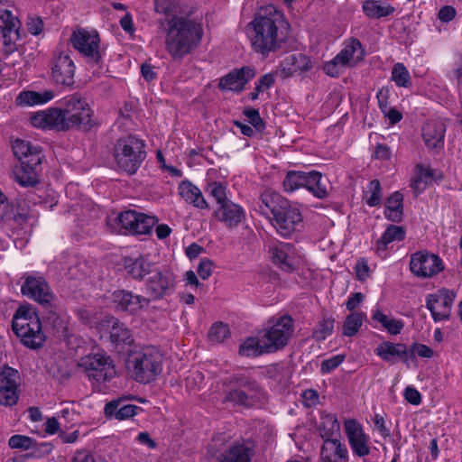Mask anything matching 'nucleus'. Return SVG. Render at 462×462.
I'll list each match as a JSON object with an SVG mask.
<instances>
[{"instance_id":"nucleus-55","label":"nucleus","mask_w":462,"mask_h":462,"mask_svg":"<svg viewBox=\"0 0 462 462\" xmlns=\"http://www.w3.org/2000/svg\"><path fill=\"white\" fill-rule=\"evenodd\" d=\"M244 115L248 118V122L255 128L257 132L261 133L263 131L265 125L257 109H245L244 111Z\"/></svg>"},{"instance_id":"nucleus-61","label":"nucleus","mask_w":462,"mask_h":462,"mask_svg":"<svg viewBox=\"0 0 462 462\" xmlns=\"http://www.w3.org/2000/svg\"><path fill=\"white\" fill-rule=\"evenodd\" d=\"M213 266L214 263L210 259H201L197 270L199 276L202 280H207L211 275Z\"/></svg>"},{"instance_id":"nucleus-36","label":"nucleus","mask_w":462,"mask_h":462,"mask_svg":"<svg viewBox=\"0 0 462 462\" xmlns=\"http://www.w3.org/2000/svg\"><path fill=\"white\" fill-rule=\"evenodd\" d=\"M312 68L310 58L302 53H293L286 57L282 62V72L286 77L296 72H307Z\"/></svg>"},{"instance_id":"nucleus-39","label":"nucleus","mask_w":462,"mask_h":462,"mask_svg":"<svg viewBox=\"0 0 462 462\" xmlns=\"http://www.w3.org/2000/svg\"><path fill=\"white\" fill-rule=\"evenodd\" d=\"M13 152L14 156L18 159L19 162H26V161H30L32 156L35 154L40 159L42 160V150L38 145H33L29 141H24L21 139H16L13 143Z\"/></svg>"},{"instance_id":"nucleus-20","label":"nucleus","mask_w":462,"mask_h":462,"mask_svg":"<svg viewBox=\"0 0 462 462\" xmlns=\"http://www.w3.org/2000/svg\"><path fill=\"white\" fill-rule=\"evenodd\" d=\"M19 24L20 21L11 11L0 9V32L6 53L16 50L15 42L20 39Z\"/></svg>"},{"instance_id":"nucleus-16","label":"nucleus","mask_w":462,"mask_h":462,"mask_svg":"<svg viewBox=\"0 0 462 462\" xmlns=\"http://www.w3.org/2000/svg\"><path fill=\"white\" fill-rule=\"evenodd\" d=\"M455 298V292L448 289L439 290L427 296L426 307L436 322L449 319Z\"/></svg>"},{"instance_id":"nucleus-57","label":"nucleus","mask_w":462,"mask_h":462,"mask_svg":"<svg viewBox=\"0 0 462 462\" xmlns=\"http://www.w3.org/2000/svg\"><path fill=\"white\" fill-rule=\"evenodd\" d=\"M7 219H13L19 226L26 222L28 218L27 210L23 208L12 206L11 212L5 215Z\"/></svg>"},{"instance_id":"nucleus-60","label":"nucleus","mask_w":462,"mask_h":462,"mask_svg":"<svg viewBox=\"0 0 462 462\" xmlns=\"http://www.w3.org/2000/svg\"><path fill=\"white\" fill-rule=\"evenodd\" d=\"M43 21L39 16L28 17L26 27L28 32L32 35H39L43 30Z\"/></svg>"},{"instance_id":"nucleus-5","label":"nucleus","mask_w":462,"mask_h":462,"mask_svg":"<svg viewBox=\"0 0 462 462\" xmlns=\"http://www.w3.org/2000/svg\"><path fill=\"white\" fill-rule=\"evenodd\" d=\"M163 357L158 348L145 346L129 356L127 367L133 378L141 383H149L162 372Z\"/></svg>"},{"instance_id":"nucleus-56","label":"nucleus","mask_w":462,"mask_h":462,"mask_svg":"<svg viewBox=\"0 0 462 462\" xmlns=\"http://www.w3.org/2000/svg\"><path fill=\"white\" fill-rule=\"evenodd\" d=\"M345 359L343 355H336L321 362L320 371L322 374H328L337 368Z\"/></svg>"},{"instance_id":"nucleus-31","label":"nucleus","mask_w":462,"mask_h":462,"mask_svg":"<svg viewBox=\"0 0 462 462\" xmlns=\"http://www.w3.org/2000/svg\"><path fill=\"white\" fill-rule=\"evenodd\" d=\"M320 462H348V450L339 439H327L320 448Z\"/></svg>"},{"instance_id":"nucleus-46","label":"nucleus","mask_w":462,"mask_h":462,"mask_svg":"<svg viewBox=\"0 0 462 462\" xmlns=\"http://www.w3.org/2000/svg\"><path fill=\"white\" fill-rule=\"evenodd\" d=\"M364 199L369 207H377L382 203V187L378 180H373L367 184Z\"/></svg>"},{"instance_id":"nucleus-32","label":"nucleus","mask_w":462,"mask_h":462,"mask_svg":"<svg viewBox=\"0 0 462 462\" xmlns=\"http://www.w3.org/2000/svg\"><path fill=\"white\" fill-rule=\"evenodd\" d=\"M374 352L386 362L394 363L396 358H401L404 364L409 365V349L404 344L383 341L378 345Z\"/></svg>"},{"instance_id":"nucleus-35","label":"nucleus","mask_w":462,"mask_h":462,"mask_svg":"<svg viewBox=\"0 0 462 462\" xmlns=\"http://www.w3.org/2000/svg\"><path fill=\"white\" fill-rule=\"evenodd\" d=\"M422 136L429 149L442 148L444 144L445 126L440 122H430L422 128Z\"/></svg>"},{"instance_id":"nucleus-9","label":"nucleus","mask_w":462,"mask_h":462,"mask_svg":"<svg viewBox=\"0 0 462 462\" xmlns=\"http://www.w3.org/2000/svg\"><path fill=\"white\" fill-rule=\"evenodd\" d=\"M294 332L293 319L289 315H284L262 336L265 352L274 353L283 348L292 337Z\"/></svg>"},{"instance_id":"nucleus-42","label":"nucleus","mask_w":462,"mask_h":462,"mask_svg":"<svg viewBox=\"0 0 462 462\" xmlns=\"http://www.w3.org/2000/svg\"><path fill=\"white\" fill-rule=\"evenodd\" d=\"M405 229L403 226L390 225L382 236L376 242V251L378 254L384 253L390 243L398 241L401 242L405 238Z\"/></svg>"},{"instance_id":"nucleus-18","label":"nucleus","mask_w":462,"mask_h":462,"mask_svg":"<svg viewBox=\"0 0 462 462\" xmlns=\"http://www.w3.org/2000/svg\"><path fill=\"white\" fill-rule=\"evenodd\" d=\"M18 371L5 366L0 369V404L4 406H13L17 403L19 398L18 392Z\"/></svg>"},{"instance_id":"nucleus-40","label":"nucleus","mask_w":462,"mask_h":462,"mask_svg":"<svg viewBox=\"0 0 462 462\" xmlns=\"http://www.w3.org/2000/svg\"><path fill=\"white\" fill-rule=\"evenodd\" d=\"M54 97V93L51 90H45L43 92L36 91H22L17 96L15 101L20 106L42 105L51 101Z\"/></svg>"},{"instance_id":"nucleus-38","label":"nucleus","mask_w":462,"mask_h":462,"mask_svg":"<svg viewBox=\"0 0 462 462\" xmlns=\"http://www.w3.org/2000/svg\"><path fill=\"white\" fill-rule=\"evenodd\" d=\"M362 10L368 18L380 19L392 15L395 8L382 0H365Z\"/></svg>"},{"instance_id":"nucleus-30","label":"nucleus","mask_w":462,"mask_h":462,"mask_svg":"<svg viewBox=\"0 0 462 462\" xmlns=\"http://www.w3.org/2000/svg\"><path fill=\"white\" fill-rule=\"evenodd\" d=\"M128 399H133V396L117 398L107 402L104 409L105 415L106 417H114L119 420L130 419L137 415L142 411V408L126 403Z\"/></svg>"},{"instance_id":"nucleus-24","label":"nucleus","mask_w":462,"mask_h":462,"mask_svg":"<svg viewBox=\"0 0 462 462\" xmlns=\"http://www.w3.org/2000/svg\"><path fill=\"white\" fill-rule=\"evenodd\" d=\"M256 75L255 68L253 66H244L240 69H235L226 76L222 77L218 83L221 90H230L240 92L245 86Z\"/></svg>"},{"instance_id":"nucleus-7","label":"nucleus","mask_w":462,"mask_h":462,"mask_svg":"<svg viewBox=\"0 0 462 462\" xmlns=\"http://www.w3.org/2000/svg\"><path fill=\"white\" fill-rule=\"evenodd\" d=\"M78 367L89 381L97 383L109 382L116 374L111 357L100 353L81 357L78 363Z\"/></svg>"},{"instance_id":"nucleus-62","label":"nucleus","mask_w":462,"mask_h":462,"mask_svg":"<svg viewBox=\"0 0 462 462\" xmlns=\"http://www.w3.org/2000/svg\"><path fill=\"white\" fill-rule=\"evenodd\" d=\"M275 82L274 73H266L263 75L256 82V90L264 91L269 89Z\"/></svg>"},{"instance_id":"nucleus-52","label":"nucleus","mask_w":462,"mask_h":462,"mask_svg":"<svg viewBox=\"0 0 462 462\" xmlns=\"http://www.w3.org/2000/svg\"><path fill=\"white\" fill-rule=\"evenodd\" d=\"M334 320L331 319H322L312 333V338L318 342L325 340L333 332Z\"/></svg>"},{"instance_id":"nucleus-14","label":"nucleus","mask_w":462,"mask_h":462,"mask_svg":"<svg viewBox=\"0 0 462 462\" xmlns=\"http://www.w3.org/2000/svg\"><path fill=\"white\" fill-rule=\"evenodd\" d=\"M344 430L353 454L358 457L368 456L371 452L370 438L362 424L356 419H348L344 421Z\"/></svg>"},{"instance_id":"nucleus-25","label":"nucleus","mask_w":462,"mask_h":462,"mask_svg":"<svg viewBox=\"0 0 462 462\" xmlns=\"http://www.w3.org/2000/svg\"><path fill=\"white\" fill-rule=\"evenodd\" d=\"M32 125L38 128H55L59 131L68 130L65 109L51 108L39 112L31 117Z\"/></svg>"},{"instance_id":"nucleus-54","label":"nucleus","mask_w":462,"mask_h":462,"mask_svg":"<svg viewBox=\"0 0 462 462\" xmlns=\"http://www.w3.org/2000/svg\"><path fill=\"white\" fill-rule=\"evenodd\" d=\"M433 350L428 346L420 343H413L409 350V360L411 359L415 361L416 355L420 357L430 358L433 356Z\"/></svg>"},{"instance_id":"nucleus-22","label":"nucleus","mask_w":462,"mask_h":462,"mask_svg":"<svg viewBox=\"0 0 462 462\" xmlns=\"http://www.w3.org/2000/svg\"><path fill=\"white\" fill-rule=\"evenodd\" d=\"M22 293L42 305H49L53 299L50 287L41 276H27L21 288Z\"/></svg>"},{"instance_id":"nucleus-59","label":"nucleus","mask_w":462,"mask_h":462,"mask_svg":"<svg viewBox=\"0 0 462 462\" xmlns=\"http://www.w3.org/2000/svg\"><path fill=\"white\" fill-rule=\"evenodd\" d=\"M344 67L345 66L334 57L330 61L325 63L323 70L328 76L336 78L341 73V69Z\"/></svg>"},{"instance_id":"nucleus-8","label":"nucleus","mask_w":462,"mask_h":462,"mask_svg":"<svg viewBox=\"0 0 462 462\" xmlns=\"http://www.w3.org/2000/svg\"><path fill=\"white\" fill-rule=\"evenodd\" d=\"M176 276L168 268H161L156 264L149 273L145 282L146 293L152 300H158L170 295L175 288Z\"/></svg>"},{"instance_id":"nucleus-34","label":"nucleus","mask_w":462,"mask_h":462,"mask_svg":"<svg viewBox=\"0 0 462 462\" xmlns=\"http://www.w3.org/2000/svg\"><path fill=\"white\" fill-rule=\"evenodd\" d=\"M154 263L143 256L125 260V269L127 274L134 280L142 281L152 272Z\"/></svg>"},{"instance_id":"nucleus-23","label":"nucleus","mask_w":462,"mask_h":462,"mask_svg":"<svg viewBox=\"0 0 462 462\" xmlns=\"http://www.w3.org/2000/svg\"><path fill=\"white\" fill-rule=\"evenodd\" d=\"M112 302L116 305V309L134 314L148 307L151 299L134 294L131 291L117 290L112 294Z\"/></svg>"},{"instance_id":"nucleus-58","label":"nucleus","mask_w":462,"mask_h":462,"mask_svg":"<svg viewBox=\"0 0 462 462\" xmlns=\"http://www.w3.org/2000/svg\"><path fill=\"white\" fill-rule=\"evenodd\" d=\"M176 5L177 0H154L155 11L167 15L176 12Z\"/></svg>"},{"instance_id":"nucleus-15","label":"nucleus","mask_w":462,"mask_h":462,"mask_svg":"<svg viewBox=\"0 0 462 462\" xmlns=\"http://www.w3.org/2000/svg\"><path fill=\"white\" fill-rule=\"evenodd\" d=\"M65 113L68 127L82 126L89 129L92 126V111L87 102L79 97L72 96L66 100Z\"/></svg>"},{"instance_id":"nucleus-3","label":"nucleus","mask_w":462,"mask_h":462,"mask_svg":"<svg viewBox=\"0 0 462 462\" xmlns=\"http://www.w3.org/2000/svg\"><path fill=\"white\" fill-rule=\"evenodd\" d=\"M165 47L173 60L192 53L200 44L204 31L195 20L173 14L166 22Z\"/></svg>"},{"instance_id":"nucleus-43","label":"nucleus","mask_w":462,"mask_h":462,"mask_svg":"<svg viewBox=\"0 0 462 462\" xmlns=\"http://www.w3.org/2000/svg\"><path fill=\"white\" fill-rule=\"evenodd\" d=\"M372 319L377 321L391 335H398L403 328V322L384 314L380 309L373 311Z\"/></svg>"},{"instance_id":"nucleus-64","label":"nucleus","mask_w":462,"mask_h":462,"mask_svg":"<svg viewBox=\"0 0 462 462\" xmlns=\"http://www.w3.org/2000/svg\"><path fill=\"white\" fill-rule=\"evenodd\" d=\"M404 398L409 403L412 405H419L421 402V395L420 392L411 386H408L404 390Z\"/></svg>"},{"instance_id":"nucleus-41","label":"nucleus","mask_w":462,"mask_h":462,"mask_svg":"<svg viewBox=\"0 0 462 462\" xmlns=\"http://www.w3.org/2000/svg\"><path fill=\"white\" fill-rule=\"evenodd\" d=\"M403 214V195L400 191L393 192L385 202V217L392 222H400Z\"/></svg>"},{"instance_id":"nucleus-53","label":"nucleus","mask_w":462,"mask_h":462,"mask_svg":"<svg viewBox=\"0 0 462 462\" xmlns=\"http://www.w3.org/2000/svg\"><path fill=\"white\" fill-rule=\"evenodd\" d=\"M207 191L215 199L217 206L223 205L230 199L226 196V187L221 182H211L208 185Z\"/></svg>"},{"instance_id":"nucleus-49","label":"nucleus","mask_w":462,"mask_h":462,"mask_svg":"<svg viewBox=\"0 0 462 462\" xmlns=\"http://www.w3.org/2000/svg\"><path fill=\"white\" fill-rule=\"evenodd\" d=\"M361 49L362 44L360 41L356 38H351L344 49L335 57L337 58V60H339V62L346 67V65H349L350 61L354 59L355 52Z\"/></svg>"},{"instance_id":"nucleus-28","label":"nucleus","mask_w":462,"mask_h":462,"mask_svg":"<svg viewBox=\"0 0 462 462\" xmlns=\"http://www.w3.org/2000/svg\"><path fill=\"white\" fill-rule=\"evenodd\" d=\"M8 446L13 449L32 450L24 455V457H39L42 454H48L51 451L49 443L38 444L35 439L24 435H14L8 440Z\"/></svg>"},{"instance_id":"nucleus-10","label":"nucleus","mask_w":462,"mask_h":462,"mask_svg":"<svg viewBox=\"0 0 462 462\" xmlns=\"http://www.w3.org/2000/svg\"><path fill=\"white\" fill-rule=\"evenodd\" d=\"M236 387L226 392V402L245 408H250L259 402L262 396V388L255 381L247 377H240L236 378Z\"/></svg>"},{"instance_id":"nucleus-26","label":"nucleus","mask_w":462,"mask_h":462,"mask_svg":"<svg viewBox=\"0 0 462 462\" xmlns=\"http://www.w3.org/2000/svg\"><path fill=\"white\" fill-rule=\"evenodd\" d=\"M105 324L109 328V340L118 352L125 351L126 346L134 343L131 330L118 319L109 318L104 321Z\"/></svg>"},{"instance_id":"nucleus-27","label":"nucleus","mask_w":462,"mask_h":462,"mask_svg":"<svg viewBox=\"0 0 462 462\" xmlns=\"http://www.w3.org/2000/svg\"><path fill=\"white\" fill-rule=\"evenodd\" d=\"M213 216L228 229L237 227L245 218L244 208L232 200L226 201L223 205L217 206Z\"/></svg>"},{"instance_id":"nucleus-63","label":"nucleus","mask_w":462,"mask_h":462,"mask_svg":"<svg viewBox=\"0 0 462 462\" xmlns=\"http://www.w3.org/2000/svg\"><path fill=\"white\" fill-rule=\"evenodd\" d=\"M322 179V174L316 171H305V187L309 191L313 189L319 180Z\"/></svg>"},{"instance_id":"nucleus-11","label":"nucleus","mask_w":462,"mask_h":462,"mask_svg":"<svg viewBox=\"0 0 462 462\" xmlns=\"http://www.w3.org/2000/svg\"><path fill=\"white\" fill-rule=\"evenodd\" d=\"M115 221L131 235H148L152 232L158 219L155 217L139 213L134 210H127L120 213Z\"/></svg>"},{"instance_id":"nucleus-44","label":"nucleus","mask_w":462,"mask_h":462,"mask_svg":"<svg viewBox=\"0 0 462 462\" xmlns=\"http://www.w3.org/2000/svg\"><path fill=\"white\" fill-rule=\"evenodd\" d=\"M339 423L335 414H323L319 425L320 437L323 441L334 439L333 435L339 430Z\"/></svg>"},{"instance_id":"nucleus-19","label":"nucleus","mask_w":462,"mask_h":462,"mask_svg":"<svg viewBox=\"0 0 462 462\" xmlns=\"http://www.w3.org/2000/svg\"><path fill=\"white\" fill-rule=\"evenodd\" d=\"M19 24L20 21L11 11L0 9V32L6 53L16 50L15 42L20 39Z\"/></svg>"},{"instance_id":"nucleus-33","label":"nucleus","mask_w":462,"mask_h":462,"mask_svg":"<svg viewBox=\"0 0 462 462\" xmlns=\"http://www.w3.org/2000/svg\"><path fill=\"white\" fill-rule=\"evenodd\" d=\"M253 456L252 446L236 443L219 455L217 462H251Z\"/></svg>"},{"instance_id":"nucleus-4","label":"nucleus","mask_w":462,"mask_h":462,"mask_svg":"<svg viewBox=\"0 0 462 462\" xmlns=\"http://www.w3.org/2000/svg\"><path fill=\"white\" fill-rule=\"evenodd\" d=\"M12 328L21 342L29 348H39L45 342L42 322L32 307L20 306L13 318Z\"/></svg>"},{"instance_id":"nucleus-37","label":"nucleus","mask_w":462,"mask_h":462,"mask_svg":"<svg viewBox=\"0 0 462 462\" xmlns=\"http://www.w3.org/2000/svg\"><path fill=\"white\" fill-rule=\"evenodd\" d=\"M179 193L188 203L199 209L208 208V203L204 199L200 189L189 181H182L179 187Z\"/></svg>"},{"instance_id":"nucleus-45","label":"nucleus","mask_w":462,"mask_h":462,"mask_svg":"<svg viewBox=\"0 0 462 462\" xmlns=\"http://www.w3.org/2000/svg\"><path fill=\"white\" fill-rule=\"evenodd\" d=\"M266 352L262 337L261 338L248 337L239 347V355L242 356H258Z\"/></svg>"},{"instance_id":"nucleus-13","label":"nucleus","mask_w":462,"mask_h":462,"mask_svg":"<svg viewBox=\"0 0 462 462\" xmlns=\"http://www.w3.org/2000/svg\"><path fill=\"white\" fill-rule=\"evenodd\" d=\"M70 41L72 46L88 59V62L92 64L100 62L99 36L97 32L90 33L83 29H79L73 32Z\"/></svg>"},{"instance_id":"nucleus-21","label":"nucleus","mask_w":462,"mask_h":462,"mask_svg":"<svg viewBox=\"0 0 462 462\" xmlns=\"http://www.w3.org/2000/svg\"><path fill=\"white\" fill-rule=\"evenodd\" d=\"M42 161L33 155L26 162H19L13 167L12 173L14 181L23 187H35L39 182V171Z\"/></svg>"},{"instance_id":"nucleus-12","label":"nucleus","mask_w":462,"mask_h":462,"mask_svg":"<svg viewBox=\"0 0 462 462\" xmlns=\"http://www.w3.org/2000/svg\"><path fill=\"white\" fill-rule=\"evenodd\" d=\"M411 272L420 278H430L444 269L442 260L434 254L426 251L411 254L410 261Z\"/></svg>"},{"instance_id":"nucleus-47","label":"nucleus","mask_w":462,"mask_h":462,"mask_svg":"<svg viewBox=\"0 0 462 462\" xmlns=\"http://www.w3.org/2000/svg\"><path fill=\"white\" fill-rule=\"evenodd\" d=\"M305 171H290L287 172L282 186L286 192H293L305 187Z\"/></svg>"},{"instance_id":"nucleus-29","label":"nucleus","mask_w":462,"mask_h":462,"mask_svg":"<svg viewBox=\"0 0 462 462\" xmlns=\"http://www.w3.org/2000/svg\"><path fill=\"white\" fill-rule=\"evenodd\" d=\"M273 262L282 271L292 273L295 270L294 255L295 247L291 243H279L269 250Z\"/></svg>"},{"instance_id":"nucleus-51","label":"nucleus","mask_w":462,"mask_h":462,"mask_svg":"<svg viewBox=\"0 0 462 462\" xmlns=\"http://www.w3.org/2000/svg\"><path fill=\"white\" fill-rule=\"evenodd\" d=\"M230 336V330L226 324L223 322L214 323L208 331V339L211 343L219 344L222 343Z\"/></svg>"},{"instance_id":"nucleus-1","label":"nucleus","mask_w":462,"mask_h":462,"mask_svg":"<svg viewBox=\"0 0 462 462\" xmlns=\"http://www.w3.org/2000/svg\"><path fill=\"white\" fill-rule=\"evenodd\" d=\"M290 31L284 14L272 5L260 8L247 24L251 47L263 58L281 51L288 42Z\"/></svg>"},{"instance_id":"nucleus-2","label":"nucleus","mask_w":462,"mask_h":462,"mask_svg":"<svg viewBox=\"0 0 462 462\" xmlns=\"http://www.w3.org/2000/svg\"><path fill=\"white\" fill-rule=\"evenodd\" d=\"M258 208L282 237H290L302 226L300 209L278 192L264 190L260 196Z\"/></svg>"},{"instance_id":"nucleus-48","label":"nucleus","mask_w":462,"mask_h":462,"mask_svg":"<svg viewBox=\"0 0 462 462\" xmlns=\"http://www.w3.org/2000/svg\"><path fill=\"white\" fill-rule=\"evenodd\" d=\"M365 314L360 312H352L349 314L342 326V334L346 337L355 336L362 326Z\"/></svg>"},{"instance_id":"nucleus-50","label":"nucleus","mask_w":462,"mask_h":462,"mask_svg":"<svg viewBox=\"0 0 462 462\" xmlns=\"http://www.w3.org/2000/svg\"><path fill=\"white\" fill-rule=\"evenodd\" d=\"M391 79L398 87L409 88L411 85L409 70L400 62L393 67Z\"/></svg>"},{"instance_id":"nucleus-17","label":"nucleus","mask_w":462,"mask_h":462,"mask_svg":"<svg viewBox=\"0 0 462 462\" xmlns=\"http://www.w3.org/2000/svg\"><path fill=\"white\" fill-rule=\"evenodd\" d=\"M76 66L68 51L55 52L51 61V79L56 84L70 87L74 84Z\"/></svg>"},{"instance_id":"nucleus-6","label":"nucleus","mask_w":462,"mask_h":462,"mask_svg":"<svg viewBox=\"0 0 462 462\" xmlns=\"http://www.w3.org/2000/svg\"><path fill=\"white\" fill-rule=\"evenodd\" d=\"M114 158L119 170L129 175L136 173L146 158L144 141L131 134L117 139Z\"/></svg>"}]
</instances>
